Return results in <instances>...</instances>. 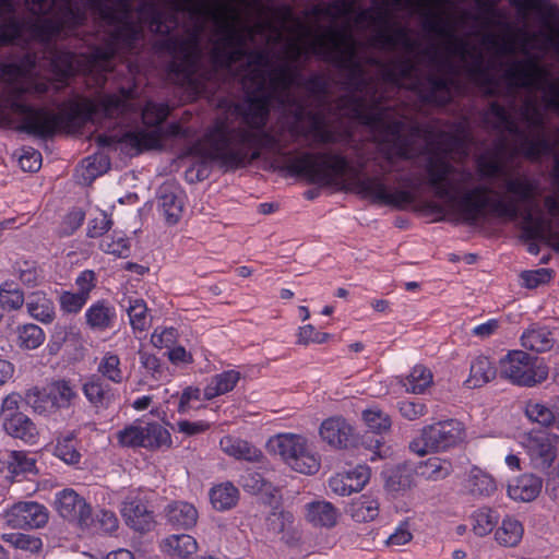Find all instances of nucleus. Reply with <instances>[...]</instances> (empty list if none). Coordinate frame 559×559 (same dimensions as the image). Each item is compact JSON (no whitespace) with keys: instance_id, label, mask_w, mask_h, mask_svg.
<instances>
[{"instance_id":"1","label":"nucleus","mask_w":559,"mask_h":559,"mask_svg":"<svg viewBox=\"0 0 559 559\" xmlns=\"http://www.w3.org/2000/svg\"><path fill=\"white\" fill-rule=\"evenodd\" d=\"M356 0H336L326 9L342 28L329 27L310 39L286 38V109L296 121L286 131V148L298 139L309 148L286 153V168L311 183L344 188L349 181L373 201L403 209L416 200L421 182L404 169L425 150L421 130L407 123L393 99L402 88L423 102L445 105L461 92L460 72L507 109L527 98L544 112L559 111V76L551 78L543 55L559 58V12L550 9L545 32L487 40L506 60L497 75L476 47L454 34L443 47L421 46L388 9L355 12Z\"/></svg>"},{"instance_id":"2","label":"nucleus","mask_w":559,"mask_h":559,"mask_svg":"<svg viewBox=\"0 0 559 559\" xmlns=\"http://www.w3.org/2000/svg\"><path fill=\"white\" fill-rule=\"evenodd\" d=\"M483 121L499 133L492 154L477 159L476 171L454 166L445 155L431 154L425 164L426 183L457 219L474 223L486 212L510 221L521 216L528 239L543 237L552 230V219L520 209V203L538 195V180L516 168L508 169L504 163L518 154L531 159L552 154L558 135H550L544 112L530 98L516 110L491 102Z\"/></svg>"},{"instance_id":"3","label":"nucleus","mask_w":559,"mask_h":559,"mask_svg":"<svg viewBox=\"0 0 559 559\" xmlns=\"http://www.w3.org/2000/svg\"><path fill=\"white\" fill-rule=\"evenodd\" d=\"M24 24L15 16L12 0H0V45L20 40ZM46 80L32 79L16 64L0 63V116H17L21 130L40 138L52 135L58 128L78 115L79 108L70 104L58 112L46 108L35 109L29 105L31 97L39 96L49 90Z\"/></svg>"},{"instance_id":"4","label":"nucleus","mask_w":559,"mask_h":559,"mask_svg":"<svg viewBox=\"0 0 559 559\" xmlns=\"http://www.w3.org/2000/svg\"><path fill=\"white\" fill-rule=\"evenodd\" d=\"M270 452L278 455L293 471L314 475L321 467V455L313 442L302 433L281 432L266 443Z\"/></svg>"},{"instance_id":"5","label":"nucleus","mask_w":559,"mask_h":559,"mask_svg":"<svg viewBox=\"0 0 559 559\" xmlns=\"http://www.w3.org/2000/svg\"><path fill=\"white\" fill-rule=\"evenodd\" d=\"M464 437L465 428L461 421L439 420L424 426L418 436L409 442V450L419 456L445 452L461 443Z\"/></svg>"},{"instance_id":"6","label":"nucleus","mask_w":559,"mask_h":559,"mask_svg":"<svg viewBox=\"0 0 559 559\" xmlns=\"http://www.w3.org/2000/svg\"><path fill=\"white\" fill-rule=\"evenodd\" d=\"M500 376L516 385L534 386L547 379L548 368L523 350H512L500 360Z\"/></svg>"},{"instance_id":"7","label":"nucleus","mask_w":559,"mask_h":559,"mask_svg":"<svg viewBox=\"0 0 559 559\" xmlns=\"http://www.w3.org/2000/svg\"><path fill=\"white\" fill-rule=\"evenodd\" d=\"M444 0H394V4L406 9L411 14H416L423 20V26L429 33H433L444 40L449 37L450 32L443 24L440 12L433 7H439Z\"/></svg>"},{"instance_id":"8","label":"nucleus","mask_w":559,"mask_h":559,"mask_svg":"<svg viewBox=\"0 0 559 559\" xmlns=\"http://www.w3.org/2000/svg\"><path fill=\"white\" fill-rule=\"evenodd\" d=\"M55 508L62 519L75 522L82 528L92 524V508L78 491H58Z\"/></svg>"},{"instance_id":"9","label":"nucleus","mask_w":559,"mask_h":559,"mask_svg":"<svg viewBox=\"0 0 559 559\" xmlns=\"http://www.w3.org/2000/svg\"><path fill=\"white\" fill-rule=\"evenodd\" d=\"M556 439V436L546 432L528 433L525 437L523 447L535 468L550 467L557 456Z\"/></svg>"},{"instance_id":"10","label":"nucleus","mask_w":559,"mask_h":559,"mask_svg":"<svg viewBox=\"0 0 559 559\" xmlns=\"http://www.w3.org/2000/svg\"><path fill=\"white\" fill-rule=\"evenodd\" d=\"M5 518L14 527L39 528L48 522V511L37 502L20 501L7 511Z\"/></svg>"},{"instance_id":"11","label":"nucleus","mask_w":559,"mask_h":559,"mask_svg":"<svg viewBox=\"0 0 559 559\" xmlns=\"http://www.w3.org/2000/svg\"><path fill=\"white\" fill-rule=\"evenodd\" d=\"M320 439L333 449H346L355 441L353 426L342 416H331L319 427Z\"/></svg>"},{"instance_id":"12","label":"nucleus","mask_w":559,"mask_h":559,"mask_svg":"<svg viewBox=\"0 0 559 559\" xmlns=\"http://www.w3.org/2000/svg\"><path fill=\"white\" fill-rule=\"evenodd\" d=\"M266 527L269 532L281 535V542L288 547H297L301 542L302 530L289 511H271L266 518Z\"/></svg>"},{"instance_id":"13","label":"nucleus","mask_w":559,"mask_h":559,"mask_svg":"<svg viewBox=\"0 0 559 559\" xmlns=\"http://www.w3.org/2000/svg\"><path fill=\"white\" fill-rule=\"evenodd\" d=\"M132 91L121 88L118 94H106L87 104L91 116L104 115L108 118H117L131 110L130 99Z\"/></svg>"},{"instance_id":"14","label":"nucleus","mask_w":559,"mask_h":559,"mask_svg":"<svg viewBox=\"0 0 559 559\" xmlns=\"http://www.w3.org/2000/svg\"><path fill=\"white\" fill-rule=\"evenodd\" d=\"M126 524L136 532H150L155 524L153 511L141 500H126L121 507Z\"/></svg>"},{"instance_id":"15","label":"nucleus","mask_w":559,"mask_h":559,"mask_svg":"<svg viewBox=\"0 0 559 559\" xmlns=\"http://www.w3.org/2000/svg\"><path fill=\"white\" fill-rule=\"evenodd\" d=\"M158 207L168 225H176L183 213L181 191L174 185H164L159 191Z\"/></svg>"},{"instance_id":"16","label":"nucleus","mask_w":559,"mask_h":559,"mask_svg":"<svg viewBox=\"0 0 559 559\" xmlns=\"http://www.w3.org/2000/svg\"><path fill=\"white\" fill-rule=\"evenodd\" d=\"M338 510L324 500H316L305 506V519L313 527L333 528L338 522Z\"/></svg>"},{"instance_id":"17","label":"nucleus","mask_w":559,"mask_h":559,"mask_svg":"<svg viewBox=\"0 0 559 559\" xmlns=\"http://www.w3.org/2000/svg\"><path fill=\"white\" fill-rule=\"evenodd\" d=\"M221 450L228 456L248 462H261L264 455L260 449L250 442L233 436L219 440Z\"/></svg>"},{"instance_id":"18","label":"nucleus","mask_w":559,"mask_h":559,"mask_svg":"<svg viewBox=\"0 0 559 559\" xmlns=\"http://www.w3.org/2000/svg\"><path fill=\"white\" fill-rule=\"evenodd\" d=\"M371 469L367 465H356L336 473L330 479L331 489H362L370 479Z\"/></svg>"},{"instance_id":"19","label":"nucleus","mask_w":559,"mask_h":559,"mask_svg":"<svg viewBox=\"0 0 559 559\" xmlns=\"http://www.w3.org/2000/svg\"><path fill=\"white\" fill-rule=\"evenodd\" d=\"M141 443L142 448L148 451L170 449L173 445L171 435L167 428L157 421L141 420Z\"/></svg>"},{"instance_id":"20","label":"nucleus","mask_w":559,"mask_h":559,"mask_svg":"<svg viewBox=\"0 0 559 559\" xmlns=\"http://www.w3.org/2000/svg\"><path fill=\"white\" fill-rule=\"evenodd\" d=\"M167 523L177 528H192L198 521V511L189 502L175 501L167 504L164 509Z\"/></svg>"},{"instance_id":"21","label":"nucleus","mask_w":559,"mask_h":559,"mask_svg":"<svg viewBox=\"0 0 559 559\" xmlns=\"http://www.w3.org/2000/svg\"><path fill=\"white\" fill-rule=\"evenodd\" d=\"M83 392L96 408H108L116 400L115 390L98 376H92L84 383Z\"/></svg>"},{"instance_id":"22","label":"nucleus","mask_w":559,"mask_h":559,"mask_svg":"<svg viewBox=\"0 0 559 559\" xmlns=\"http://www.w3.org/2000/svg\"><path fill=\"white\" fill-rule=\"evenodd\" d=\"M3 428L10 436L25 442L34 443L38 437L35 424L23 413L5 417Z\"/></svg>"},{"instance_id":"23","label":"nucleus","mask_w":559,"mask_h":559,"mask_svg":"<svg viewBox=\"0 0 559 559\" xmlns=\"http://www.w3.org/2000/svg\"><path fill=\"white\" fill-rule=\"evenodd\" d=\"M119 144L128 154H139L143 150L155 148L159 144V136L156 130L128 132L120 140Z\"/></svg>"},{"instance_id":"24","label":"nucleus","mask_w":559,"mask_h":559,"mask_svg":"<svg viewBox=\"0 0 559 559\" xmlns=\"http://www.w3.org/2000/svg\"><path fill=\"white\" fill-rule=\"evenodd\" d=\"M345 513L357 523L370 522L379 514V502L369 495H361L345 507Z\"/></svg>"},{"instance_id":"25","label":"nucleus","mask_w":559,"mask_h":559,"mask_svg":"<svg viewBox=\"0 0 559 559\" xmlns=\"http://www.w3.org/2000/svg\"><path fill=\"white\" fill-rule=\"evenodd\" d=\"M240 378V372L234 369L213 376L203 390L204 399L210 401L233 391Z\"/></svg>"},{"instance_id":"26","label":"nucleus","mask_w":559,"mask_h":559,"mask_svg":"<svg viewBox=\"0 0 559 559\" xmlns=\"http://www.w3.org/2000/svg\"><path fill=\"white\" fill-rule=\"evenodd\" d=\"M115 319V308L104 300L93 304L85 312L86 324L94 331L111 328Z\"/></svg>"},{"instance_id":"27","label":"nucleus","mask_w":559,"mask_h":559,"mask_svg":"<svg viewBox=\"0 0 559 559\" xmlns=\"http://www.w3.org/2000/svg\"><path fill=\"white\" fill-rule=\"evenodd\" d=\"M26 309L31 317L49 323L55 318L53 302L43 292H34L26 299Z\"/></svg>"},{"instance_id":"28","label":"nucleus","mask_w":559,"mask_h":559,"mask_svg":"<svg viewBox=\"0 0 559 559\" xmlns=\"http://www.w3.org/2000/svg\"><path fill=\"white\" fill-rule=\"evenodd\" d=\"M497 376V369L486 356L476 357L469 369V377L466 383L469 388H480L493 380Z\"/></svg>"},{"instance_id":"29","label":"nucleus","mask_w":559,"mask_h":559,"mask_svg":"<svg viewBox=\"0 0 559 559\" xmlns=\"http://www.w3.org/2000/svg\"><path fill=\"white\" fill-rule=\"evenodd\" d=\"M163 550L171 557L186 558L198 549L197 540L188 534H174L163 540Z\"/></svg>"},{"instance_id":"30","label":"nucleus","mask_w":559,"mask_h":559,"mask_svg":"<svg viewBox=\"0 0 559 559\" xmlns=\"http://www.w3.org/2000/svg\"><path fill=\"white\" fill-rule=\"evenodd\" d=\"M522 346L537 353H544L552 348L555 340L546 328L532 326L521 337Z\"/></svg>"},{"instance_id":"31","label":"nucleus","mask_w":559,"mask_h":559,"mask_svg":"<svg viewBox=\"0 0 559 559\" xmlns=\"http://www.w3.org/2000/svg\"><path fill=\"white\" fill-rule=\"evenodd\" d=\"M524 533L523 525L513 518H506L495 532V539L504 547H515L522 540Z\"/></svg>"},{"instance_id":"32","label":"nucleus","mask_w":559,"mask_h":559,"mask_svg":"<svg viewBox=\"0 0 559 559\" xmlns=\"http://www.w3.org/2000/svg\"><path fill=\"white\" fill-rule=\"evenodd\" d=\"M47 392L50 396L55 411L68 408L76 397L74 386L67 380H58L49 383Z\"/></svg>"},{"instance_id":"33","label":"nucleus","mask_w":559,"mask_h":559,"mask_svg":"<svg viewBox=\"0 0 559 559\" xmlns=\"http://www.w3.org/2000/svg\"><path fill=\"white\" fill-rule=\"evenodd\" d=\"M126 311L130 324L135 331H145L150 326L151 318L145 301L141 298H128Z\"/></svg>"},{"instance_id":"34","label":"nucleus","mask_w":559,"mask_h":559,"mask_svg":"<svg viewBox=\"0 0 559 559\" xmlns=\"http://www.w3.org/2000/svg\"><path fill=\"white\" fill-rule=\"evenodd\" d=\"M97 371L103 378L116 384H120L124 379L120 358L112 352H106L100 357Z\"/></svg>"},{"instance_id":"35","label":"nucleus","mask_w":559,"mask_h":559,"mask_svg":"<svg viewBox=\"0 0 559 559\" xmlns=\"http://www.w3.org/2000/svg\"><path fill=\"white\" fill-rule=\"evenodd\" d=\"M431 383L432 373L423 365H416L411 373L402 381L406 391L414 394L423 393Z\"/></svg>"},{"instance_id":"36","label":"nucleus","mask_w":559,"mask_h":559,"mask_svg":"<svg viewBox=\"0 0 559 559\" xmlns=\"http://www.w3.org/2000/svg\"><path fill=\"white\" fill-rule=\"evenodd\" d=\"M473 519V532L484 537L491 533L499 521V514L496 510L490 508H481L474 512Z\"/></svg>"},{"instance_id":"37","label":"nucleus","mask_w":559,"mask_h":559,"mask_svg":"<svg viewBox=\"0 0 559 559\" xmlns=\"http://www.w3.org/2000/svg\"><path fill=\"white\" fill-rule=\"evenodd\" d=\"M109 168V159L105 155H94L84 159L81 169V182L90 185L99 175Z\"/></svg>"},{"instance_id":"38","label":"nucleus","mask_w":559,"mask_h":559,"mask_svg":"<svg viewBox=\"0 0 559 559\" xmlns=\"http://www.w3.org/2000/svg\"><path fill=\"white\" fill-rule=\"evenodd\" d=\"M26 404L40 415L56 413L47 389L32 388L25 393Z\"/></svg>"},{"instance_id":"39","label":"nucleus","mask_w":559,"mask_h":559,"mask_svg":"<svg viewBox=\"0 0 559 559\" xmlns=\"http://www.w3.org/2000/svg\"><path fill=\"white\" fill-rule=\"evenodd\" d=\"M450 472L451 463L439 457H430L418 467L419 475L431 480L443 479Z\"/></svg>"},{"instance_id":"40","label":"nucleus","mask_w":559,"mask_h":559,"mask_svg":"<svg viewBox=\"0 0 559 559\" xmlns=\"http://www.w3.org/2000/svg\"><path fill=\"white\" fill-rule=\"evenodd\" d=\"M44 340L45 334L36 324L28 323L17 329V342L20 347L35 349L43 344Z\"/></svg>"},{"instance_id":"41","label":"nucleus","mask_w":559,"mask_h":559,"mask_svg":"<svg viewBox=\"0 0 559 559\" xmlns=\"http://www.w3.org/2000/svg\"><path fill=\"white\" fill-rule=\"evenodd\" d=\"M2 539L16 549L32 554L38 552L43 547V542L39 537L23 533L3 534Z\"/></svg>"},{"instance_id":"42","label":"nucleus","mask_w":559,"mask_h":559,"mask_svg":"<svg viewBox=\"0 0 559 559\" xmlns=\"http://www.w3.org/2000/svg\"><path fill=\"white\" fill-rule=\"evenodd\" d=\"M141 437L143 436L140 419L127 425L116 433L118 445L121 448H142Z\"/></svg>"},{"instance_id":"43","label":"nucleus","mask_w":559,"mask_h":559,"mask_svg":"<svg viewBox=\"0 0 559 559\" xmlns=\"http://www.w3.org/2000/svg\"><path fill=\"white\" fill-rule=\"evenodd\" d=\"M53 67L58 76L55 87L59 90L67 84V80L74 73V56L70 52L60 53L53 60Z\"/></svg>"},{"instance_id":"44","label":"nucleus","mask_w":559,"mask_h":559,"mask_svg":"<svg viewBox=\"0 0 559 559\" xmlns=\"http://www.w3.org/2000/svg\"><path fill=\"white\" fill-rule=\"evenodd\" d=\"M95 532L104 535H112L119 527V521L116 514L109 510H100L95 516H92V524Z\"/></svg>"},{"instance_id":"45","label":"nucleus","mask_w":559,"mask_h":559,"mask_svg":"<svg viewBox=\"0 0 559 559\" xmlns=\"http://www.w3.org/2000/svg\"><path fill=\"white\" fill-rule=\"evenodd\" d=\"M525 414L532 421L545 427L554 423L552 405L547 406L540 402H528L525 407Z\"/></svg>"},{"instance_id":"46","label":"nucleus","mask_w":559,"mask_h":559,"mask_svg":"<svg viewBox=\"0 0 559 559\" xmlns=\"http://www.w3.org/2000/svg\"><path fill=\"white\" fill-rule=\"evenodd\" d=\"M362 418L368 428L377 433L385 432L391 427V419L389 415L378 408L364 411Z\"/></svg>"},{"instance_id":"47","label":"nucleus","mask_w":559,"mask_h":559,"mask_svg":"<svg viewBox=\"0 0 559 559\" xmlns=\"http://www.w3.org/2000/svg\"><path fill=\"white\" fill-rule=\"evenodd\" d=\"M168 114L169 107L166 104L147 102L142 110V119L145 124L155 127L160 124Z\"/></svg>"},{"instance_id":"48","label":"nucleus","mask_w":559,"mask_h":559,"mask_svg":"<svg viewBox=\"0 0 559 559\" xmlns=\"http://www.w3.org/2000/svg\"><path fill=\"white\" fill-rule=\"evenodd\" d=\"M0 304L9 310L20 309L24 304L23 293L14 288L12 284L4 283L0 287Z\"/></svg>"},{"instance_id":"49","label":"nucleus","mask_w":559,"mask_h":559,"mask_svg":"<svg viewBox=\"0 0 559 559\" xmlns=\"http://www.w3.org/2000/svg\"><path fill=\"white\" fill-rule=\"evenodd\" d=\"M296 343L308 346L310 344H323L329 341L330 334L319 332L312 324H306L298 329Z\"/></svg>"},{"instance_id":"50","label":"nucleus","mask_w":559,"mask_h":559,"mask_svg":"<svg viewBox=\"0 0 559 559\" xmlns=\"http://www.w3.org/2000/svg\"><path fill=\"white\" fill-rule=\"evenodd\" d=\"M55 454L67 464H78L81 454L78 452L72 437L58 440Z\"/></svg>"},{"instance_id":"51","label":"nucleus","mask_w":559,"mask_h":559,"mask_svg":"<svg viewBox=\"0 0 559 559\" xmlns=\"http://www.w3.org/2000/svg\"><path fill=\"white\" fill-rule=\"evenodd\" d=\"M213 508L224 512L234 508L239 500V491H209Z\"/></svg>"},{"instance_id":"52","label":"nucleus","mask_w":559,"mask_h":559,"mask_svg":"<svg viewBox=\"0 0 559 559\" xmlns=\"http://www.w3.org/2000/svg\"><path fill=\"white\" fill-rule=\"evenodd\" d=\"M9 469L15 476L21 473L31 472L34 468L35 461L27 456L25 452L13 451L9 455Z\"/></svg>"},{"instance_id":"53","label":"nucleus","mask_w":559,"mask_h":559,"mask_svg":"<svg viewBox=\"0 0 559 559\" xmlns=\"http://www.w3.org/2000/svg\"><path fill=\"white\" fill-rule=\"evenodd\" d=\"M87 299L88 298L85 297L80 292H76V293L63 292L60 295V306H61V309L66 312L76 313L86 304Z\"/></svg>"},{"instance_id":"54","label":"nucleus","mask_w":559,"mask_h":559,"mask_svg":"<svg viewBox=\"0 0 559 559\" xmlns=\"http://www.w3.org/2000/svg\"><path fill=\"white\" fill-rule=\"evenodd\" d=\"M99 247L104 252L116 257H127L129 252L128 240L123 237L114 239L107 236L102 239Z\"/></svg>"},{"instance_id":"55","label":"nucleus","mask_w":559,"mask_h":559,"mask_svg":"<svg viewBox=\"0 0 559 559\" xmlns=\"http://www.w3.org/2000/svg\"><path fill=\"white\" fill-rule=\"evenodd\" d=\"M19 164L24 171H37L41 166V154L32 147L24 148L19 157Z\"/></svg>"},{"instance_id":"56","label":"nucleus","mask_w":559,"mask_h":559,"mask_svg":"<svg viewBox=\"0 0 559 559\" xmlns=\"http://www.w3.org/2000/svg\"><path fill=\"white\" fill-rule=\"evenodd\" d=\"M552 271L549 269H537L533 271H525L521 274V278L527 288H535L540 284L550 281Z\"/></svg>"},{"instance_id":"57","label":"nucleus","mask_w":559,"mask_h":559,"mask_svg":"<svg viewBox=\"0 0 559 559\" xmlns=\"http://www.w3.org/2000/svg\"><path fill=\"white\" fill-rule=\"evenodd\" d=\"M399 411L405 419L416 420L426 414L427 408L419 401H402L399 403Z\"/></svg>"},{"instance_id":"58","label":"nucleus","mask_w":559,"mask_h":559,"mask_svg":"<svg viewBox=\"0 0 559 559\" xmlns=\"http://www.w3.org/2000/svg\"><path fill=\"white\" fill-rule=\"evenodd\" d=\"M269 484V478L261 472L247 469L239 480V485L243 489H260Z\"/></svg>"},{"instance_id":"59","label":"nucleus","mask_w":559,"mask_h":559,"mask_svg":"<svg viewBox=\"0 0 559 559\" xmlns=\"http://www.w3.org/2000/svg\"><path fill=\"white\" fill-rule=\"evenodd\" d=\"M469 483L477 489H492L496 487L493 478L480 468L474 467L471 471Z\"/></svg>"},{"instance_id":"60","label":"nucleus","mask_w":559,"mask_h":559,"mask_svg":"<svg viewBox=\"0 0 559 559\" xmlns=\"http://www.w3.org/2000/svg\"><path fill=\"white\" fill-rule=\"evenodd\" d=\"M84 213L81 210H73L63 219L60 234L69 236L73 234L83 223Z\"/></svg>"},{"instance_id":"61","label":"nucleus","mask_w":559,"mask_h":559,"mask_svg":"<svg viewBox=\"0 0 559 559\" xmlns=\"http://www.w3.org/2000/svg\"><path fill=\"white\" fill-rule=\"evenodd\" d=\"M110 226L111 221L105 213H100L97 217L93 218L88 223L87 236L91 238L103 236L110 229Z\"/></svg>"},{"instance_id":"62","label":"nucleus","mask_w":559,"mask_h":559,"mask_svg":"<svg viewBox=\"0 0 559 559\" xmlns=\"http://www.w3.org/2000/svg\"><path fill=\"white\" fill-rule=\"evenodd\" d=\"M78 292L85 297H90V293L95 287V273L93 271H83L75 280Z\"/></svg>"},{"instance_id":"63","label":"nucleus","mask_w":559,"mask_h":559,"mask_svg":"<svg viewBox=\"0 0 559 559\" xmlns=\"http://www.w3.org/2000/svg\"><path fill=\"white\" fill-rule=\"evenodd\" d=\"M178 430L187 436H194L206 431L210 425L205 421H178Z\"/></svg>"},{"instance_id":"64","label":"nucleus","mask_w":559,"mask_h":559,"mask_svg":"<svg viewBox=\"0 0 559 559\" xmlns=\"http://www.w3.org/2000/svg\"><path fill=\"white\" fill-rule=\"evenodd\" d=\"M200 397H201V391L199 388H194V386L186 388L180 396L178 412L181 414L186 413L189 409V403L192 400L198 401V400H200Z\"/></svg>"}]
</instances>
